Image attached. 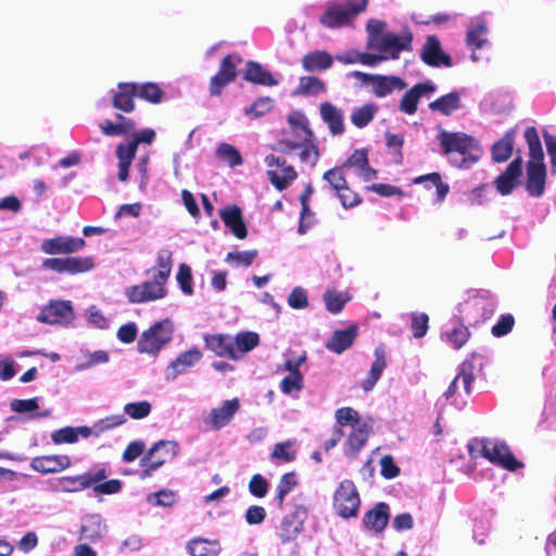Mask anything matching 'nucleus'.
<instances>
[{
	"label": "nucleus",
	"mask_w": 556,
	"mask_h": 556,
	"mask_svg": "<svg viewBox=\"0 0 556 556\" xmlns=\"http://www.w3.org/2000/svg\"><path fill=\"white\" fill-rule=\"evenodd\" d=\"M287 121L296 140L282 138L277 141V150L287 155L300 150V161L312 167L315 166L319 160V148L317 139L309 128L307 117L301 111H293L288 115Z\"/></svg>",
	"instance_id": "1"
},
{
	"label": "nucleus",
	"mask_w": 556,
	"mask_h": 556,
	"mask_svg": "<svg viewBox=\"0 0 556 556\" xmlns=\"http://www.w3.org/2000/svg\"><path fill=\"white\" fill-rule=\"evenodd\" d=\"M442 153L459 169L472 167L482 156V148L472 136L462 131L442 130L438 135Z\"/></svg>",
	"instance_id": "2"
},
{
	"label": "nucleus",
	"mask_w": 556,
	"mask_h": 556,
	"mask_svg": "<svg viewBox=\"0 0 556 556\" xmlns=\"http://www.w3.org/2000/svg\"><path fill=\"white\" fill-rule=\"evenodd\" d=\"M173 324L169 319H164L153 324L144 330L138 342L137 350L141 354L157 355V353L173 338Z\"/></svg>",
	"instance_id": "3"
},
{
	"label": "nucleus",
	"mask_w": 556,
	"mask_h": 556,
	"mask_svg": "<svg viewBox=\"0 0 556 556\" xmlns=\"http://www.w3.org/2000/svg\"><path fill=\"white\" fill-rule=\"evenodd\" d=\"M361 496L355 483L345 479L341 481L333 494V509L343 519L355 518L358 515Z\"/></svg>",
	"instance_id": "4"
},
{
	"label": "nucleus",
	"mask_w": 556,
	"mask_h": 556,
	"mask_svg": "<svg viewBox=\"0 0 556 556\" xmlns=\"http://www.w3.org/2000/svg\"><path fill=\"white\" fill-rule=\"evenodd\" d=\"M178 445L174 441L161 440L156 442L140 459L143 468L140 478H150L154 471L177 455Z\"/></svg>",
	"instance_id": "5"
},
{
	"label": "nucleus",
	"mask_w": 556,
	"mask_h": 556,
	"mask_svg": "<svg viewBox=\"0 0 556 556\" xmlns=\"http://www.w3.org/2000/svg\"><path fill=\"white\" fill-rule=\"evenodd\" d=\"M368 0H358L357 2L348 1L343 4H331L319 17V23L327 28H339L346 25L361 12L367 8Z\"/></svg>",
	"instance_id": "6"
},
{
	"label": "nucleus",
	"mask_w": 556,
	"mask_h": 556,
	"mask_svg": "<svg viewBox=\"0 0 556 556\" xmlns=\"http://www.w3.org/2000/svg\"><path fill=\"white\" fill-rule=\"evenodd\" d=\"M42 267L58 274L79 275L96 267L93 256L51 257L42 262Z\"/></svg>",
	"instance_id": "7"
},
{
	"label": "nucleus",
	"mask_w": 556,
	"mask_h": 556,
	"mask_svg": "<svg viewBox=\"0 0 556 556\" xmlns=\"http://www.w3.org/2000/svg\"><path fill=\"white\" fill-rule=\"evenodd\" d=\"M413 36L407 33L399 36L394 33H386L383 37L374 39V45L369 49L380 52L386 60H396L402 51H409L412 48Z\"/></svg>",
	"instance_id": "8"
},
{
	"label": "nucleus",
	"mask_w": 556,
	"mask_h": 556,
	"mask_svg": "<svg viewBox=\"0 0 556 556\" xmlns=\"http://www.w3.org/2000/svg\"><path fill=\"white\" fill-rule=\"evenodd\" d=\"M481 445L482 456L492 464L510 471H515L522 466V464L515 458L505 443L484 439L481 441Z\"/></svg>",
	"instance_id": "9"
},
{
	"label": "nucleus",
	"mask_w": 556,
	"mask_h": 556,
	"mask_svg": "<svg viewBox=\"0 0 556 556\" xmlns=\"http://www.w3.org/2000/svg\"><path fill=\"white\" fill-rule=\"evenodd\" d=\"M265 163L268 167H278L277 169H268L267 177L279 191L286 190L298 177L294 167L289 165L285 159L269 154L265 157Z\"/></svg>",
	"instance_id": "10"
},
{
	"label": "nucleus",
	"mask_w": 556,
	"mask_h": 556,
	"mask_svg": "<svg viewBox=\"0 0 556 556\" xmlns=\"http://www.w3.org/2000/svg\"><path fill=\"white\" fill-rule=\"evenodd\" d=\"M351 75L364 84L370 83L372 92L378 98L387 97L393 90H403L406 83L399 76L371 75L359 71H354Z\"/></svg>",
	"instance_id": "11"
},
{
	"label": "nucleus",
	"mask_w": 556,
	"mask_h": 556,
	"mask_svg": "<svg viewBox=\"0 0 556 556\" xmlns=\"http://www.w3.org/2000/svg\"><path fill=\"white\" fill-rule=\"evenodd\" d=\"M108 478V470L101 467L94 472H85L78 476H64L58 479V490L64 493H77L91 488L94 482L104 481Z\"/></svg>",
	"instance_id": "12"
},
{
	"label": "nucleus",
	"mask_w": 556,
	"mask_h": 556,
	"mask_svg": "<svg viewBox=\"0 0 556 556\" xmlns=\"http://www.w3.org/2000/svg\"><path fill=\"white\" fill-rule=\"evenodd\" d=\"M86 247V240L73 236H55L42 240L40 250L49 255H71L81 251Z\"/></svg>",
	"instance_id": "13"
},
{
	"label": "nucleus",
	"mask_w": 556,
	"mask_h": 556,
	"mask_svg": "<svg viewBox=\"0 0 556 556\" xmlns=\"http://www.w3.org/2000/svg\"><path fill=\"white\" fill-rule=\"evenodd\" d=\"M306 515V508L299 505L282 518L278 532V538L282 544H288L296 540L298 535L303 530Z\"/></svg>",
	"instance_id": "14"
},
{
	"label": "nucleus",
	"mask_w": 556,
	"mask_h": 556,
	"mask_svg": "<svg viewBox=\"0 0 556 556\" xmlns=\"http://www.w3.org/2000/svg\"><path fill=\"white\" fill-rule=\"evenodd\" d=\"M74 318V311L70 301H51L42 307L37 320L42 324H67Z\"/></svg>",
	"instance_id": "15"
},
{
	"label": "nucleus",
	"mask_w": 556,
	"mask_h": 556,
	"mask_svg": "<svg viewBox=\"0 0 556 556\" xmlns=\"http://www.w3.org/2000/svg\"><path fill=\"white\" fill-rule=\"evenodd\" d=\"M165 293L164 285L160 280H144L142 283L126 290V295L131 303L155 301L163 298Z\"/></svg>",
	"instance_id": "16"
},
{
	"label": "nucleus",
	"mask_w": 556,
	"mask_h": 556,
	"mask_svg": "<svg viewBox=\"0 0 556 556\" xmlns=\"http://www.w3.org/2000/svg\"><path fill=\"white\" fill-rule=\"evenodd\" d=\"M240 408L237 397L225 401L219 407L211 410L205 424L213 430H219L227 426Z\"/></svg>",
	"instance_id": "17"
},
{
	"label": "nucleus",
	"mask_w": 556,
	"mask_h": 556,
	"mask_svg": "<svg viewBox=\"0 0 556 556\" xmlns=\"http://www.w3.org/2000/svg\"><path fill=\"white\" fill-rule=\"evenodd\" d=\"M72 460L67 455H42L30 460V468L39 473H58L70 468Z\"/></svg>",
	"instance_id": "18"
},
{
	"label": "nucleus",
	"mask_w": 556,
	"mask_h": 556,
	"mask_svg": "<svg viewBox=\"0 0 556 556\" xmlns=\"http://www.w3.org/2000/svg\"><path fill=\"white\" fill-rule=\"evenodd\" d=\"M522 174V159L517 156L514 159L506 169L496 178L495 186L502 195H508L518 185Z\"/></svg>",
	"instance_id": "19"
},
{
	"label": "nucleus",
	"mask_w": 556,
	"mask_h": 556,
	"mask_svg": "<svg viewBox=\"0 0 556 556\" xmlns=\"http://www.w3.org/2000/svg\"><path fill=\"white\" fill-rule=\"evenodd\" d=\"M202 358V352L198 348H192L179 354L166 368L165 378L168 381L175 380L179 375L194 366Z\"/></svg>",
	"instance_id": "20"
},
{
	"label": "nucleus",
	"mask_w": 556,
	"mask_h": 556,
	"mask_svg": "<svg viewBox=\"0 0 556 556\" xmlns=\"http://www.w3.org/2000/svg\"><path fill=\"white\" fill-rule=\"evenodd\" d=\"M421 60L434 67L444 65L446 67L452 66V59L448 54L444 53L441 49L440 40L437 36L431 35L427 37L426 43L420 54Z\"/></svg>",
	"instance_id": "21"
},
{
	"label": "nucleus",
	"mask_w": 556,
	"mask_h": 556,
	"mask_svg": "<svg viewBox=\"0 0 556 556\" xmlns=\"http://www.w3.org/2000/svg\"><path fill=\"white\" fill-rule=\"evenodd\" d=\"M434 91L435 86L431 81L416 84L403 94L400 101V110L408 115L415 114L420 98Z\"/></svg>",
	"instance_id": "22"
},
{
	"label": "nucleus",
	"mask_w": 556,
	"mask_h": 556,
	"mask_svg": "<svg viewBox=\"0 0 556 556\" xmlns=\"http://www.w3.org/2000/svg\"><path fill=\"white\" fill-rule=\"evenodd\" d=\"M390 519V507L384 502H379L365 513L363 517L364 527L376 533H381L388 526Z\"/></svg>",
	"instance_id": "23"
},
{
	"label": "nucleus",
	"mask_w": 556,
	"mask_h": 556,
	"mask_svg": "<svg viewBox=\"0 0 556 556\" xmlns=\"http://www.w3.org/2000/svg\"><path fill=\"white\" fill-rule=\"evenodd\" d=\"M526 173V191L533 198L542 197L545 191L547 177L546 166L534 165L532 162H528Z\"/></svg>",
	"instance_id": "24"
},
{
	"label": "nucleus",
	"mask_w": 556,
	"mask_h": 556,
	"mask_svg": "<svg viewBox=\"0 0 556 556\" xmlns=\"http://www.w3.org/2000/svg\"><path fill=\"white\" fill-rule=\"evenodd\" d=\"M319 113L332 136H339L344 132V112L342 109L337 108L331 102L325 101L319 105Z\"/></svg>",
	"instance_id": "25"
},
{
	"label": "nucleus",
	"mask_w": 556,
	"mask_h": 556,
	"mask_svg": "<svg viewBox=\"0 0 556 556\" xmlns=\"http://www.w3.org/2000/svg\"><path fill=\"white\" fill-rule=\"evenodd\" d=\"M219 216L227 228L238 239H245L248 229L242 217L241 208L238 205H230L219 212Z\"/></svg>",
	"instance_id": "26"
},
{
	"label": "nucleus",
	"mask_w": 556,
	"mask_h": 556,
	"mask_svg": "<svg viewBox=\"0 0 556 556\" xmlns=\"http://www.w3.org/2000/svg\"><path fill=\"white\" fill-rule=\"evenodd\" d=\"M357 333L358 327L356 325H351L344 330H336L326 342V349L336 354H341L353 345Z\"/></svg>",
	"instance_id": "27"
},
{
	"label": "nucleus",
	"mask_w": 556,
	"mask_h": 556,
	"mask_svg": "<svg viewBox=\"0 0 556 556\" xmlns=\"http://www.w3.org/2000/svg\"><path fill=\"white\" fill-rule=\"evenodd\" d=\"M205 346L219 357L237 359L233 342L229 336L216 333L204 336Z\"/></svg>",
	"instance_id": "28"
},
{
	"label": "nucleus",
	"mask_w": 556,
	"mask_h": 556,
	"mask_svg": "<svg viewBox=\"0 0 556 556\" xmlns=\"http://www.w3.org/2000/svg\"><path fill=\"white\" fill-rule=\"evenodd\" d=\"M136 83H118L117 91L112 98L114 109L125 113H131L135 110Z\"/></svg>",
	"instance_id": "29"
},
{
	"label": "nucleus",
	"mask_w": 556,
	"mask_h": 556,
	"mask_svg": "<svg viewBox=\"0 0 556 556\" xmlns=\"http://www.w3.org/2000/svg\"><path fill=\"white\" fill-rule=\"evenodd\" d=\"M413 184L422 185L426 190H430L434 187L437 203H442L450 192L448 184L443 181L441 174L438 172L417 176L413 179Z\"/></svg>",
	"instance_id": "30"
},
{
	"label": "nucleus",
	"mask_w": 556,
	"mask_h": 556,
	"mask_svg": "<svg viewBox=\"0 0 556 556\" xmlns=\"http://www.w3.org/2000/svg\"><path fill=\"white\" fill-rule=\"evenodd\" d=\"M301 64L306 72H324L332 66L333 58L325 50H315L304 54Z\"/></svg>",
	"instance_id": "31"
},
{
	"label": "nucleus",
	"mask_w": 556,
	"mask_h": 556,
	"mask_svg": "<svg viewBox=\"0 0 556 556\" xmlns=\"http://www.w3.org/2000/svg\"><path fill=\"white\" fill-rule=\"evenodd\" d=\"M473 369H475V366H473L472 362L465 361L462 363L458 374L452 380V382L447 387V390L444 393V396L446 397V400H448L455 395V393L457 391V384L459 381H462L465 392L467 394L470 393L472 382L475 380Z\"/></svg>",
	"instance_id": "32"
},
{
	"label": "nucleus",
	"mask_w": 556,
	"mask_h": 556,
	"mask_svg": "<svg viewBox=\"0 0 556 556\" xmlns=\"http://www.w3.org/2000/svg\"><path fill=\"white\" fill-rule=\"evenodd\" d=\"M243 79L262 86H276L278 84V80L274 78L273 74L255 61L247 62Z\"/></svg>",
	"instance_id": "33"
},
{
	"label": "nucleus",
	"mask_w": 556,
	"mask_h": 556,
	"mask_svg": "<svg viewBox=\"0 0 556 556\" xmlns=\"http://www.w3.org/2000/svg\"><path fill=\"white\" fill-rule=\"evenodd\" d=\"M516 129H508L504 136L495 141L491 149L492 160L495 163L506 162L513 154Z\"/></svg>",
	"instance_id": "34"
},
{
	"label": "nucleus",
	"mask_w": 556,
	"mask_h": 556,
	"mask_svg": "<svg viewBox=\"0 0 556 556\" xmlns=\"http://www.w3.org/2000/svg\"><path fill=\"white\" fill-rule=\"evenodd\" d=\"M186 549L190 556H217L222 545L218 540L194 538L187 542Z\"/></svg>",
	"instance_id": "35"
},
{
	"label": "nucleus",
	"mask_w": 556,
	"mask_h": 556,
	"mask_svg": "<svg viewBox=\"0 0 556 556\" xmlns=\"http://www.w3.org/2000/svg\"><path fill=\"white\" fill-rule=\"evenodd\" d=\"M370 431L371 428L366 422H362L361 425L353 427V430L349 434L345 442V453L356 456L362 447H364V445L367 443Z\"/></svg>",
	"instance_id": "36"
},
{
	"label": "nucleus",
	"mask_w": 556,
	"mask_h": 556,
	"mask_svg": "<svg viewBox=\"0 0 556 556\" xmlns=\"http://www.w3.org/2000/svg\"><path fill=\"white\" fill-rule=\"evenodd\" d=\"M92 434V429L87 426L80 427H64L52 432L51 440L54 444L68 443L73 444L78 441L79 435L89 438Z\"/></svg>",
	"instance_id": "37"
},
{
	"label": "nucleus",
	"mask_w": 556,
	"mask_h": 556,
	"mask_svg": "<svg viewBox=\"0 0 556 556\" xmlns=\"http://www.w3.org/2000/svg\"><path fill=\"white\" fill-rule=\"evenodd\" d=\"M326 84L317 76L300 77L298 87L292 91V96H317L326 91Z\"/></svg>",
	"instance_id": "38"
},
{
	"label": "nucleus",
	"mask_w": 556,
	"mask_h": 556,
	"mask_svg": "<svg viewBox=\"0 0 556 556\" xmlns=\"http://www.w3.org/2000/svg\"><path fill=\"white\" fill-rule=\"evenodd\" d=\"M460 108V96L457 91H452L441 96L437 100L429 103V109L433 112H440L443 115H451Z\"/></svg>",
	"instance_id": "39"
},
{
	"label": "nucleus",
	"mask_w": 556,
	"mask_h": 556,
	"mask_svg": "<svg viewBox=\"0 0 556 556\" xmlns=\"http://www.w3.org/2000/svg\"><path fill=\"white\" fill-rule=\"evenodd\" d=\"M136 97L152 104L162 102L164 91L162 88L152 81L136 83Z\"/></svg>",
	"instance_id": "40"
},
{
	"label": "nucleus",
	"mask_w": 556,
	"mask_h": 556,
	"mask_svg": "<svg viewBox=\"0 0 556 556\" xmlns=\"http://www.w3.org/2000/svg\"><path fill=\"white\" fill-rule=\"evenodd\" d=\"M379 108L375 103H367L354 108L351 113V122L357 128L366 127L376 116Z\"/></svg>",
	"instance_id": "41"
},
{
	"label": "nucleus",
	"mask_w": 556,
	"mask_h": 556,
	"mask_svg": "<svg viewBox=\"0 0 556 556\" xmlns=\"http://www.w3.org/2000/svg\"><path fill=\"white\" fill-rule=\"evenodd\" d=\"M298 485V479L295 472H287L281 476L277 488L275 502L279 509L283 508L286 496Z\"/></svg>",
	"instance_id": "42"
},
{
	"label": "nucleus",
	"mask_w": 556,
	"mask_h": 556,
	"mask_svg": "<svg viewBox=\"0 0 556 556\" xmlns=\"http://www.w3.org/2000/svg\"><path fill=\"white\" fill-rule=\"evenodd\" d=\"M446 341L458 350L463 348L470 338V331L459 319L455 320L451 331L446 332Z\"/></svg>",
	"instance_id": "43"
},
{
	"label": "nucleus",
	"mask_w": 556,
	"mask_h": 556,
	"mask_svg": "<svg viewBox=\"0 0 556 556\" xmlns=\"http://www.w3.org/2000/svg\"><path fill=\"white\" fill-rule=\"evenodd\" d=\"M350 299L351 296L346 292H339L337 290H327L324 294L326 308L332 314L342 312Z\"/></svg>",
	"instance_id": "44"
},
{
	"label": "nucleus",
	"mask_w": 556,
	"mask_h": 556,
	"mask_svg": "<svg viewBox=\"0 0 556 556\" xmlns=\"http://www.w3.org/2000/svg\"><path fill=\"white\" fill-rule=\"evenodd\" d=\"M216 155L220 160L225 161L230 167H236L243 163L239 150L226 142H223L217 147Z\"/></svg>",
	"instance_id": "45"
},
{
	"label": "nucleus",
	"mask_w": 556,
	"mask_h": 556,
	"mask_svg": "<svg viewBox=\"0 0 556 556\" xmlns=\"http://www.w3.org/2000/svg\"><path fill=\"white\" fill-rule=\"evenodd\" d=\"M172 252L161 250L156 257V264L153 268V278H168L172 271Z\"/></svg>",
	"instance_id": "46"
},
{
	"label": "nucleus",
	"mask_w": 556,
	"mask_h": 556,
	"mask_svg": "<svg viewBox=\"0 0 556 556\" xmlns=\"http://www.w3.org/2000/svg\"><path fill=\"white\" fill-rule=\"evenodd\" d=\"M241 62L242 58L239 54H227L223 58L217 74L235 81L237 78V65Z\"/></svg>",
	"instance_id": "47"
},
{
	"label": "nucleus",
	"mask_w": 556,
	"mask_h": 556,
	"mask_svg": "<svg viewBox=\"0 0 556 556\" xmlns=\"http://www.w3.org/2000/svg\"><path fill=\"white\" fill-rule=\"evenodd\" d=\"M293 445L294 443L290 440L275 444L270 457L285 463L293 462L296 457V451Z\"/></svg>",
	"instance_id": "48"
},
{
	"label": "nucleus",
	"mask_w": 556,
	"mask_h": 556,
	"mask_svg": "<svg viewBox=\"0 0 556 556\" xmlns=\"http://www.w3.org/2000/svg\"><path fill=\"white\" fill-rule=\"evenodd\" d=\"M104 529L100 518L92 516L83 525L81 534L90 541H96L102 538Z\"/></svg>",
	"instance_id": "49"
},
{
	"label": "nucleus",
	"mask_w": 556,
	"mask_h": 556,
	"mask_svg": "<svg viewBox=\"0 0 556 556\" xmlns=\"http://www.w3.org/2000/svg\"><path fill=\"white\" fill-rule=\"evenodd\" d=\"M323 179L337 193L348 184L343 174V166L331 168L323 174Z\"/></svg>",
	"instance_id": "50"
},
{
	"label": "nucleus",
	"mask_w": 556,
	"mask_h": 556,
	"mask_svg": "<svg viewBox=\"0 0 556 556\" xmlns=\"http://www.w3.org/2000/svg\"><path fill=\"white\" fill-rule=\"evenodd\" d=\"M486 27L483 24H478L477 26L467 30L466 35V43L469 47L475 49H481L486 42Z\"/></svg>",
	"instance_id": "51"
},
{
	"label": "nucleus",
	"mask_w": 556,
	"mask_h": 556,
	"mask_svg": "<svg viewBox=\"0 0 556 556\" xmlns=\"http://www.w3.org/2000/svg\"><path fill=\"white\" fill-rule=\"evenodd\" d=\"M235 341L239 351L247 353L258 345L260 337L253 331H242L236 336Z\"/></svg>",
	"instance_id": "52"
},
{
	"label": "nucleus",
	"mask_w": 556,
	"mask_h": 556,
	"mask_svg": "<svg viewBox=\"0 0 556 556\" xmlns=\"http://www.w3.org/2000/svg\"><path fill=\"white\" fill-rule=\"evenodd\" d=\"M336 419L339 424V427L351 425L352 427H356L361 425L359 422V414L357 410L352 407H341L336 410Z\"/></svg>",
	"instance_id": "53"
},
{
	"label": "nucleus",
	"mask_w": 556,
	"mask_h": 556,
	"mask_svg": "<svg viewBox=\"0 0 556 556\" xmlns=\"http://www.w3.org/2000/svg\"><path fill=\"white\" fill-rule=\"evenodd\" d=\"M151 404L148 401L128 403L124 412L132 419H142L151 413Z\"/></svg>",
	"instance_id": "54"
},
{
	"label": "nucleus",
	"mask_w": 556,
	"mask_h": 556,
	"mask_svg": "<svg viewBox=\"0 0 556 556\" xmlns=\"http://www.w3.org/2000/svg\"><path fill=\"white\" fill-rule=\"evenodd\" d=\"M303 388V376L300 371L289 374L286 376L281 383L280 389L285 394H291L293 391H301Z\"/></svg>",
	"instance_id": "55"
},
{
	"label": "nucleus",
	"mask_w": 556,
	"mask_h": 556,
	"mask_svg": "<svg viewBox=\"0 0 556 556\" xmlns=\"http://www.w3.org/2000/svg\"><path fill=\"white\" fill-rule=\"evenodd\" d=\"M336 194L344 208H352L362 203L361 195L353 191L348 184L345 185V187L342 188V190L338 191Z\"/></svg>",
	"instance_id": "56"
},
{
	"label": "nucleus",
	"mask_w": 556,
	"mask_h": 556,
	"mask_svg": "<svg viewBox=\"0 0 556 556\" xmlns=\"http://www.w3.org/2000/svg\"><path fill=\"white\" fill-rule=\"evenodd\" d=\"M271 110V99L269 97H264L257 99L252 105L244 109V113L254 118L264 116Z\"/></svg>",
	"instance_id": "57"
},
{
	"label": "nucleus",
	"mask_w": 556,
	"mask_h": 556,
	"mask_svg": "<svg viewBox=\"0 0 556 556\" xmlns=\"http://www.w3.org/2000/svg\"><path fill=\"white\" fill-rule=\"evenodd\" d=\"M268 486V481L260 473L253 475L249 482L250 493L257 498H262L267 494Z\"/></svg>",
	"instance_id": "58"
},
{
	"label": "nucleus",
	"mask_w": 556,
	"mask_h": 556,
	"mask_svg": "<svg viewBox=\"0 0 556 556\" xmlns=\"http://www.w3.org/2000/svg\"><path fill=\"white\" fill-rule=\"evenodd\" d=\"M257 252L254 251H242V252H230L227 254L226 260L236 266H250L254 258L256 257Z\"/></svg>",
	"instance_id": "59"
},
{
	"label": "nucleus",
	"mask_w": 556,
	"mask_h": 556,
	"mask_svg": "<svg viewBox=\"0 0 556 556\" xmlns=\"http://www.w3.org/2000/svg\"><path fill=\"white\" fill-rule=\"evenodd\" d=\"M515 325V318L513 315H502L497 323L492 327V334L494 337H503L509 333Z\"/></svg>",
	"instance_id": "60"
},
{
	"label": "nucleus",
	"mask_w": 556,
	"mask_h": 556,
	"mask_svg": "<svg viewBox=\"0 0 556 556\" xmlns=\"http://www.w3.org/2000/svg\"><path fill=\"white\" fill-rule=\"evenodd\" d=\"M429 317L427 314L414 313L412 315V331L415 338H422L428 331Z\"/></svg>",
	"instance_id": "61"
},
{
	"label": "nucleus",
	"mask_w": 556,
	"mask_h": 556,
	"mask_svg": "<svg viewBox=\"0 0 556 556\" xmlns=\"http://www.w3.org/2000/svg\"><path fill=\"white\" fill-rule=\"evenodd\" d=\"M123 483L118 479H112L108 481H100L94 482V484L91 485L93 491L98 494H116L122 490Z\"/></svg>",
	"instance_id": "62"
},
{
	"label": "nucleus",
	"mask_w": 556,
	"mask_h": 556,
	"mask_svg": "<svg viewBox=\"0 0 556 556\" xmlns=\"http://www.w3.org/2000/svg\"><path fill=\"white\" fill-rule=\"evenodd\" d=\"M288 304L295 309L308 306L307 293L302 287H295L288 296Z\"/></svg>",
	"instance_id": "63"
},
{
	"label": "nucleus",
	"mask_w": 556,
	"mask_h": 556,
	"mask_svg": "<svg viewBox=\"0 0 556 556\" xmlns=\"http://www.w3.org/2000/svg\"><path fill=\"white\" fill-rule=\"evenodd\" d=\"M137 149L132 140L119 143L116 147V157L118 162L131 163L136 156Z\"/></svg>",
	"instance_id": "64"
}]
</instances>
